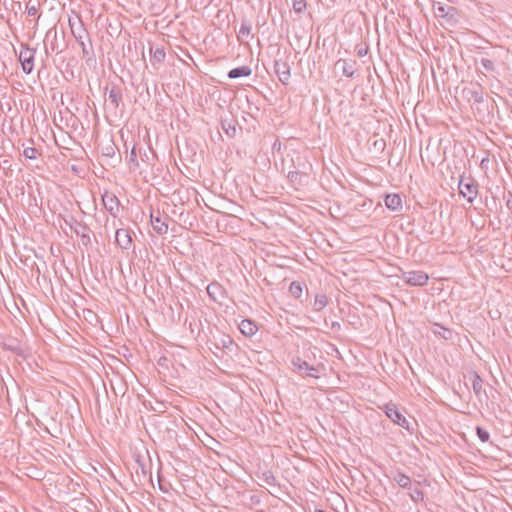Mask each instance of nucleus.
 I'll return each instance as SVG.
<instances>
[{
    "label": "nucleus",
    "instance_id": "obj_1",
    "mask_svg": "<svg viewBox=\"0 0 512 512\" xmlns=\"http://www.w3.org/2000/svg\"><path fill=\"white\" fill-rule=\"evenodd\" d=\"M459 194L473 203L478 195V183L472 177L461 175L458 184Z\"/></svg>",
    "mask_w": 512,
    "mask_h": 512
},
{
    "label": "nucleus",
    "instance_id": "obj_2",
    "mask_svg": "<svg viewBox=\"0 0 512 512\" xmlns=\"http://www.w3.org/2000/svg\"><path fill=\"white\" fill-rule=\"evenodd\" d=\"M35 53V49L30 48L27 44H21L19 61L21 63L23 72L26 74H30L33 71Z\"/></svg>",
    "mask_w": 512,
    "mask_h": 512
},
{
    "label": "nucleus",
    "instance_id": "obj_3",
    "mask_svg": "<svg viewBox=\"0 0 512 512\" xmlns=\"http://www.w3.org/2000/svg\"><path fill=\"white\" fill-rule=\"evenodd\" d=\"M385 414L389 419H391L395 424L403 427L404 429L411 431L410 422L406 419V417L398 410L397 406L393 403H388L385 405Z\"/></svg>",
    "mask_w": 512,
    "mask_h": 512
},
{
    "label": "nucleus",
    "instance_id": "obj_4",
    "mask_svg": "<svg viewBox=\"0 0 512 512\" xmlns=\"http://www.w3.org/2000/svg\"><path fill=\"white\" fill-rule=\"evenodd\" d=\"M401 279L410 286H424L429 280V276L424 271H405Z\"/></svg>",
    "mask_w": 512,
    "mask_h": 512
},
{
    "label": "nucleus",
    "instance_id": "obj_5",
    "mask_svg": "<svg viewBox=\"0 0 512 512\" xmlns=\"http://www.w3.org/2000/svg\"><path fill=\"white\" fill-rule=\"evenodd\" d=\"M292 364L295 370L301 375L318 378V368L309 365L306 361H303L301 358H294L292 360Z\"/></svg>",
    "mask_w": 512,
    "mask_h": 512
},
{
    "label": "nucleus",
    "instance_id": "obj_6",
    "mask_svg": "<svg viewBox=\"0 0 512 512\" xmlns=\"http://www.w3.org/2000/svg\"><path fill=\"white\" fill-rule=\"evenodd\" d=\"M274 70H275L276 75L279 78V81L282 84L287 85L289 83L290 76H291L290 66L287 63V61L283 60V59H276L274 61Z\"/></svg>",
    "mask_w": 512,
    "mask_h": 512
},
{
    "label": "nucleus",
    "instance_id": "obj_7",
    "mask_svg": "<svg viewBox=\"0 0 512 512\" xmlns=\"http://www.w3.org/2000/svg\"><path fill=\"white\" fill-rule=\"evenodd\" d=\"M463 95L468 101L473 100L475 103H481L484 100V91L479 84H472L470 87L464 88Z\"/></svg>",
    "mask_w": 512,
    "mask_h": 512
},
{
    "label": "nucleus",
    "instance_id": "obj_8",
    "mask_svg": "<svg viewBox=\"0 0 512 512\" xmlns=\"http://www.w3.org/2000/svg\"><path fill=\"white\" fill-rule=\"evenodd\" d=\"M72 220L74 221V225L71 224V228L74 230L76 235L80 237L81 243L86 247L89 246L91 244L89 227L86 224L77 222L74 219Z\"/></svg>",
    "mask_w": 512,
    "mask_h": 512
},
{
    "label": "nucleus",
    "instance_id": "obj_9",
    "mask_svg": "<svg viewBox=\"0 0 512 512\" xmlns=\"http://www.w3.org/2000/svg\"><path fill=\"white\" fill-rule=\"evenodd\" d=\"M71 31L73 36L75 37L76 41L79 43V45L82 48V52L85 56L89 55L90 49L87 47V45L84 42V39L88 36L86 30L83 28V25L80 23L78 28L75 29L74 25L70 23Z\"/></svg>",
    "mask_w": 512,
    "mask_h": 512
},
{
    "label": "nucleus",
    "instance_id": "obj_10",
    "mask_svg": "<svg viewBox=\"0 0 512 512\" xmlns=\"http://www.w3.org/2000/svg\"><path fill=\"white\" fill-rule=\"evenodd\" d=\"M102 202L105 209L115 216L119 210L120 202L118 198L112 193L105 192L102 196Z\"/></svg>",
    "mask_w": 512,
    "mask_h": 512
},
{
    "label": "nucleus",
    "instance_id": "obj_11",
    "mask_svg": "<svg viewBox=\"0 0 512 512\" xmlns=\"http://www.w3.org/2000/svg\"><path fill=\"white\" fill-rule=\"evenodd\" d=\"M115 238H116L117 244L122 249H126L127 250V249H129L131 247L132 238H131L129 230L123 229V228L117 229L116 230Z\"/></svg>",
    "mask_w": 512,
    "mask_h": 512
},
{
    "label": "nucleus",
    "instance_id": "obj_12",
    "mask_svg": "<svg viewBox=\"0 0 512 512\" xmlns=\"http://www.w3.org/2000/svg\"><path fill=\"white\" fill-rule=\"evenodd\" d=\"M470 380L472 382V389L476 397L480 400L482 396L487 397L486 391L483 388V380L476 372L470 374Z\"/></svg>",
    "mask_w": 512,
    "mask_h": 512
},
{
    "label": "nucleus",
    "instance_id": "obj_13",
    "mask_svg": "<svg viewBox=\"0 0 512 512\" xmlns=\"http://www.w3.org/2000/svg\"><path fill=\"white\" fill-rule=\"evenodd\" d=\"M206 290H207L209 297L213 301L220 302L224 298V294H225L224 288L222 287V285H220L217 282L210 283L207 286Z\"/></svg>",
    "mask_w": 512,
    "mask_h": 512
},
{
    "label": "nucleus",
    "instance_id": "obj_14",
    "mask_svg": "<svg viewBox=\"0 0 512 512\" xmlns=\"http://www.w3.org/2000/svg\"><path fill=\"white\" fill-rule=\"evenodd\" d=\"M356 61L339 59L336 63V67H341L343 74L346 77H353L355 73Z\"/></svg>",
    "mask_w": 512,
    "mask_h": 512
},
{
    "label": "nucleus",
    "instance_id": "obj_15",
    "mask_svg": "<svg viewBox=\"0 0 512 512\" xmlns=\"http://www.w3.org/2000/svg\"><path fill=\"white\" fill-rule=\"evenodd\" d=\"M385 205L392 211H398L402 208V199L398 194H388L384 199Z\"/></svg>",
    "mask_w": 512,
    "mask_h": 512
},
{
    "label": "nucleus",
    "instance_id": "obj_16",
    "mask_svg": "<svg viewBox=\"0 0 512 512\" xmlns=\"http://www.w3.org/2000/svg\"><path fill=\"white\" fill-rule=\"evenodd\" d=\"M122 101V92L121 89L117 86H113L108 92V102L114 109L119 107L120 102Z\"/></svg>",
    "mask_w": 512,
    "mask_h": 512
},
{
    "label": "nucleus",
    "instance_id": "obj_17",
    "mask_svg": "<svg viewBox=\"0 0 512 512\" xmlns=\"http://www.w3.org/2000/svg\"><path fill=\"white\" fill-rule=\"evenodd\" d=\"M239 329L245 336H253L258 331L257 325L249 319L242 320Z\"/></svg>",
    "mask_w": 512,
    "mask_h": 512
},
{
    "label": "nucleus",
    "instance_id": "obj_18",
    "mask_svg": "<svg viewBox=\"0 0 512 512\" xmlns=\"http://www.w3.org/2000/svg\"><path fill=\"white\" fill-rule=\"evenodd\" d=\"M431 331L434 335L439 336L445 340H449L453 336L452 330L437 323L432 324Z\"/></svg>",
    "mask_w": 512,
    "mask_h": 512
},
{
    "label": "nucleus",
    "instance_id": "obj_19",
    "mask_svg": "<svg viewBox=\"0 0 512 512\" xmlns=\"http://www.w3.org/2000/svg\"><path fill=\"white\" fill-rule=\"evenodd\" d=\"M252 73V70L249 66H240L233 68L229 71L228 77L231 79H236L240 77H248Z\"/></svg>",
    "mask_w": 512,
    "mask_h": 512
},
{
    "label": "nucleus",
    "instance_id": "obj_20",
    "mask_svg": "<svg viewBox=\"0 0 512 512\" xmlns=\"http://www.w3.org/2000/svg\"><path fill=\"white\" fill-rule=\"evenodd\" d=\"M151 223H152L153 229L158 234L162 235V234L167 233L168 225L159 216L155 217V216L151 215Z\"/></svg>",
    "mask_w": 512,
    "mask_h": 512
},
{
    "label": "nucleus",
    "instance_id": "obj_21",
    "mask_svg": "<svg viewBox=\"0 0 512 512\" xmlns=\"http://www.w3.org/2000/svg\"><path fill=\"white\" fill-rule=\"evenodd\" d=\"M393 480L402 488H409L411 486L410 477L402 472H396L393 475Z\"/></svg>",
    "mask_w": 512,
    "mask_h": 512
},
{
    "label": "nucleus",
    "instance_id": "obj_22",
    "mask_svg": "<svg viewBox=\"0 0 512 512\" xmlns=\"http://www.w3.org/2000/svg\"><path fill=\"white\" fill-rule=\"evenodd\" d=\"M258 478L270 486H277V479L274 476L273 472L270 470L264 471L261 474L258 475Z\"/></svg>",
    "mask_w": 512,
    "mask_h": 512
},
{
    "label": "nucleus",
    "instance_id": "obj_23",
    "mask_svg": "<svg viewBox=\"0 0 512 512\" xmlns=\"http://www.w3.org/2000/svg\"><path fill=\"white\" fill-rule=\"evenodd\" d=\"M151 53L152 54L150 61L153 65H155L156 63H161L165 60L166 54L163 48L157 47L154 50L151 49Z\"/></svg>",
    "mask_w": 512,
    "mask_h": 512
},
{
    "label": "nucleus",
    "instance_id": "obj_24",
    "mask_svg": "<svg viewBox=\"0 0 512 512\" xmlns=\"http://www.w3.org/2000/svg\"><path fill=\"white\" fill-rule=\"evenodd\" d=\"M328 304V297L325 294H318L315 297L313 309L315 311H321Z\"/></svg>",
    "mask_w": 512,
    "mask_h": 512
},
{
    "label": "nucleus",
    "instance_id": "obj_25",
    "mask_svg": "<svg viewBox=\"0 0 512 512\" xmlns=\"http://www.w3.org/2000/svg\"><path fill=\"white\" fill-rule=\"evenodd\" d=\"M289 292L293 297L299 299L303 292V284L299 281H293L289 286Z\"/></svg>",
    "mask_w": 512,
    "mask_h": 512
},
{
    "label": "nucleus",
    "instance_id": "obj_26",
    "mask_svg": "<svg viewBox=\"0 0 512 512\" xmlns=\"http://www.w3.org/2000/svg\"><path fill=\"white\" fill-rule=\"evenodd\" d=\"M221 127L229 137H234L236 135L237 129L236 126L231 122L227 120H223L221 122Z\"/></svg>",
    "mask_w": 512,
    "mask_h": 512
},
{
    "label": "nucleus",
    "instance_id": "obj_27",
    "mask_svg": "<svg viewBox=\"0 0 512 512\" xmlns=\"http://www.w3.org/2000/svg\"><path fill=\"white\" fill-rule=\"evenodd\" d=\"M23 155L27 158V159H36L39 155V151L38 149L34 148V147H27L24 149L23 151Z\"/></svg>",
    "mask_w": 512,
    "mask_h": 512
},
{
    "label": "nucleus",
    "instance_id": "obj_28",
    "mask_svg": "<svg viewBox=\"0 0 512 512\" xmlns=\"http://www.w3.org/2000/svg\"><path fill=\"white\" fill-rule=\"evenodd\" d=\"M293 9L296 13L300 14L306 9V0H292Z\"/></svg>",
    "mask_w": 512,
    "mask_h": 512
},
{
    "label": "nucleus",
    "instance_id": "obj_29",
    "mask_svg": "<svg viewBox=\"0 0 512 512\" xmlns=\"http://www.w3.org/2000/svg\"><path fill=\"white\" fill-rule=\"evenodd\" d=\"M476 433H477L478 438L482 442H487L489 440V437H490L489 432L487 430L483 429L482 427L477 426L476 427Z\"/></svg>",
    "mask_w": 512,
    "mask_h": 512
},
{
    "label": "nucleus",
    "instance_id": "obj_30",
    "mask_svg": "<svg viewBox=\"0 0 512 512\" xmlns=\"http://www.w3.org/2000/svg\"><path fill=\"white\" fill-rule=\"evenodd\" d=\"M250 33H251V25L246 22H242L240 30H239V35L240 36H249Z\"/></svg>",
    "mask_w": 512,
    "mask_h": 512
},
{
    "label": "nucleus",
    "instance_id": "obj_31",
    "mask_svg": "<svg viewBox=\"0 0 512 512\" xmlns=\"http://www.w3.org/2000/svg\"><path fill=\"white\" fill-rule=\"evenodd\" d=\"M27 13L29 16H35L37 14L38 8L35 3L29 1L26 5Z\"/></svg>",
    "mask_w": 512,
    "mask_h": 512
},
{
    "label": "nucleus",
    "instance_id": "obj_32",
    "mask_svg": "<svg viewBox=\"0 0 512 512\" xmlns=\"http://www.w3.org/2000/svg\"><path fill=\"white\" fill-rule=\"evenodd\" d=\"M411 497L414 501L423 500L424 493L422 490L416 488L413 493L411 494Z\"/></svg>",
    "mask_w": 512,
    "mask_h": 512
},
{
    "label": "nucleus",
    "instance_id": "obj_33",
    "mask_svg": "<svg viewBox=\"0 0 512 512\" xmlns=\"http://www.w3.org/2000/svg\"><path fill=\"white\" fill-rule=\"evenodd\" d=\"M129 162L134 163L136 166L138 165V162H137V154H136V149H135V147H133V148H132V150H131V152H130Z\"/></svg>",
    "mask_w": 512,
    "mask_h": 512
},
{
    "label": "nucleus",
    "instance_id": "obj_34",
    "mask_svg": "<svg viewBox=\"0 0 512 512\" xmlns=\"http://www.w3.org/2000/svg\"><path fill=\"white\" fill-rule=\"evenodd\" d=\"M300 176H301V174L298 171H290L289 174H288V178L292 182L297 181Z\"/></svg>",
    "mask_w": 512,
    "mask_h": 512
},
{
    "label": "nucleus",
    "instance_id": "obj_35",
    "mask_svg": "<svg viewBox=\"0 0 512 512\" xmlns=\"http://www.w3.org/2000/svg\"><path fill=\"white\" fill-rule=\"evenodd\" d=\"M482 64L488 70H492L493 69V62L488 60V59H483L482 60Z\"/></svg>",
    "mask_w": 512,
    "mask_h": 512
},
{
    "label": "nucleus",
    "instance_id": "obj_36",
    "mask_svg": "<svg viewBox=\"0 0 512 512\" xmlns=\"http://www.w3.org/2000/svg\"><path fill=\"white\" fill-rule=\"evenodd\" d=\"M367 51H368V48H360L358 51H357V54L359 57H363L367 54Z\"/></svg>",
    "mask_w": 512,
    "mask_h": 512
},
{
    "label": "nucleus",
    "instance_id": "obj_37",
    "mask_svg": "<svg viewBox=\"0 0 512 512\" xmlns=\"http://www.w3.org/2000/svg\"><path fill=\"white\" fill-rule=\"evenodd\" d=\"M223 347H228V344H232V339L230 337H226L222 340Z\"/></svg>",
    "mask_w": 512,
    "mask_h": 512
},
{
    "label": "nucleus",
    "instance_id": "obj_38",
    "mask_svg": "<svg viewBox=\"0 0 512 512\" xmlns=\"http://www.w3.org/2000/svg\"><path fill=\"white\" fill-rule=\"evenodd\" d=\"M488 162H489V158H488V156H487V157H484V158L481 160V164H480V165H481V167H482V168H487V165H486V164H487Z\"/></svg>",
    "mask_w": 512,
    "mask_h": 512
},
{
    "label": "nucleus",
    "instance_id": "obj_39",
    "mask_svg": "<svg viewBox=\"0 0 512 512\" xmlns=\"http://www.w3.org/2000/svg\"><path fill=\"white\" fill-rule=\"evenodd\" d=\"M438 12H439V15H440V16H444V14H445V8H444V7H442V6H439V7H438Z\"/></svg>",
    "mask_w": 512,
    "mask_h": 512
},
{
    "label": "nucleus",
    "instance_id": "obj_40",
    "mask_svg": "<svg viewBox=\"0 0 512 512\" xmlns=\"http://www.w3.org/2000/svg\"><path fill=\"white\" fill-rule=\"evenodd\" d=\"M506 206H507L510 210H512V199H511V200H508V201L506 202Z\"/></svg>",
    "mask_w": 512,
    "mask_h": 512
},
{
    "label": "nucleus",
    "instance_id": "obj_41",
    "mask_svg": "<svg viewBox=\"0 0 512 512\" xmlns=\"http://www.w3.org/2000/svg\"><path fill=\"white\" fill-rule=\"evenodd\" d=\"M384 146H385V142H384V140H381L380 141V148H383Z\"/></svg>",
    "mask_w": 512,
    "mask_h": 512
},
{
    "label": "nucleus",
    "instance_id": "obj_42",
    "mask_svg": "<svg viewBox=\"0 0 512 512\" xmlns=\"http://www.w3.org/2000/svg\"><path fill=\"white\" fill-rule=\"evenodd\" d=\"M374 145L380 148V144H378V141H376Z\"/></svg>",
    "mask_w": 512,
    "mask_h": 512
},
{
    "label": "nucleus",
    "instance_id": "obj_43",
    "mask_svg": "<svg viewBox=\"0 0 512 512\" xmlns=\"http://www.w3.org/2000/svg\"><path fill=\"white\" fill-rule=\"evenodd\" d=\"M374 145L380 148V144H378V141H376Z\"/></svg>",
    "mask_w": 512,
    "mask_h": 512
}]
</instances>
